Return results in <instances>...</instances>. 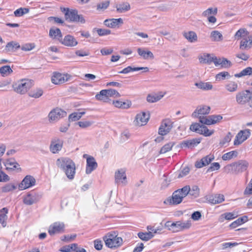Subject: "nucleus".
<instances>
[{"mask_svg":"<svg viewBox=\"0 0 252 252\" xmlns=\"http://www.w3.org/2000/svg\"><path fill=\"white\" fill-rule=\"evenodd\" d=\"M230 78L229 73L227 71H222L216 74L215 76L216 80L220 81L225 79H228Z\"/></svg>","mask_w":252,"mask_h":252,"instance_id":"nucleus-49","label":"nucleus"},{"mask_svg":"<svg viewBox=\"0 0 252 252\" xmlns=\"http://www.w3.org/2000/svg\"><path fill=\"white\" fill-rule=\"evenodd\" d=\"M236 101L238 104L248 103L250 107H252V92L245 90L238 93L236 95Z\"/></svg>","mask_w":252,"mask_h":252,"instance_id":"nucleus-7","label":"nucleus"},{"mask_svg":"<svg viewBox=\"0 0 252 252\" xmlns=\"http://www.w3.org/2000/svg\"><path fill=\"white\" fill-rule=\"evenodd\" d=\"M29 10L28 8H20L16 10L14 12V14L15 16L16 17H21L24 15L25 14L29 13Z\"/></svg>","mask_w":252,"mask_h":252,"instance_id":"nucleus-56","label":"nucleus"},{"mask_svg":"<svg viewBox=\"0 0 252 252\" xmlns=\"http://www.w3.org/2000/svg\"><path fill=\"white\" fill-rule=\"evenodd\" d=\"M8 210L6 208H3L0 210V223H1L3 227L6 226V220L7 219V214Z\"/></svg>","mask_w":252,"mask_h":252,"instance_id":"nucleus-42","label":"nucleus"},{"mask_svg":"<svg viewBox=\"0 0 252 252\" xmlns=\"http://www.w3.org/2000/svg\"><path fill=\"white\" fill-rule=\"evenodd\" d=\"M149 119V115L142 112L136 115L134 121V125L139 126L145 125Z\"/></svg>","mask_w":252,"mask_h":252,"instance_id":"nucleus-19","label":"nucleus"},{"mask_svg":"<svg viewBox=\"0 0 252 252\" xmlns=\"http://www.w3.org/2000/svg\"><path fill=\"white\" fill-rule=\"evenodd\" d=\"M199 189L197 186H193L191 189L189 187V190L188 194L194 197H197L199 196Z\"/></svg>","mask_w":252,"mask_h":252,"instance_id":"nucleus-58","label":"nucleus"},{"mask_svg":"<svg viewBox=\"0 0 252 252\" xmlns=\"http://www.w3.org/2000/svg\"><path fill=\"white\" fill-rule=\"evenodd\" d=\"M189 186H186L182 189H178L173 192L171 197L167 198L164 203L166 205H176L180 204L183 199L188 195Z\"/></svg>","mask_w":252,"mask_h":252,"instance_id":"nucleus-1","label":"nucleus"},{"mask_svg":"<svg viewBox=\"0 0 252 252\" xmlns=\"http://www.w3.org/2000/svg\"><path fill=\"white\" fill-rule=\"evenodd\" d=\"M3 164L7 171H13L16 169L21 170L19 164L14 159H7L3 161Z\"/></svg>","mask_w":252,"mask_h":252,"instance_id":"nucleus-22","label":"nucleus"},{"mask_svg":"<svg viewBox=\"0 0 252 252\" xmlns=\"http://www.w3.org/2000/svg\"><path fill=\"white\" fill-rule=\"evenodd\" d=\"M224 88L226 91L232 93L237 91L238 85L235 81H229L225 84Z\"/></svg>","mask_w":252,"mask_h":252,"instance_id":"nucleus-31","label":"nucleus"},{"mask_svg":"<svg viewBox=\"0 0 252 252\" xmlns=\"http://www.w3.org/2000/svg\"><path fill=\"white\" fill-rule=\"evenodd\" d=\"M35 183V179L32 176L27 175L19 185L18 188L20 190H24L34 186Z\"/></svg>","mask_w":252,"mask_h":252,"instance_id":"nucleus-15","label":"nucleus"},{"mask_svg":"<svg viewBox=\"0 0 252 252\" xmlns=\"http://www.w3.org/2000/svg\"><path fill=\"white\" fill-rule=\"evenodd\" d=\"M251 135V131L249 129H246L239 131L236 136L234 141V145H239L246 140Z\"/></svg>","mask_w":252,"mask_h":252,"instance_id":"nucleus-12","label":"nucleus"},{"mask_svg":"<svg viewBox=\"0 0 252 252\" xmlns=\"http://www.w3.org/2000/svg\"><path fill=\"white\" fill-rule=\"evenodd\" d=\"M64 13L65 18L72 22L80 23L84 24L86 20L82 15L78 14V11L76 9L64 8L63 11Z\"/></svg>","mask_w":252,"mask_h":252,"instance_id":"nucleus-6","label":"nucleus"},{"mask_svg":"<svg viewBox=\"0 0 252 252\" xmlns=\"http://www.w3.org/2000/svg\"><path fill=\"white\" fill-rule=\"evenodd\" d=\"M20 47V46L19 43L12 41L7 44L5 50L7 52H14Z\"/></svg>","mask_w":252,"mask_h":252,"instance_id":"nucleus-46","label":"nucleus"},{"mask_svg":"<svg viewBox=\"0 0 252 252\" xmlns=\"http://www.w3.org/2000/svg\"><path fill=\"white\" fill-rule=\"evenodd\" d=\"M214 63L216 66L221 68H228L231 66V62L225 58H218L215 56Z\"/></svg>","mask_w":252,"mask_h":252,"instance_id":"nucleus-26","label":"nucleus"},{"mask_svg":"<svg viewBox=\"0 0 252 252\" xmlns=\"http://www.w3.org/2000/svg\"><path fill=\"white\" fill-rule=\"evenodd\" d=\"M93 123L89 121H79L77 123V125L82 128H86L91 126Z\"/></svg>","mask_w":252,"mask_h":252,"instance_id":"nucleus-63","label":"nucleus"},{"mask_svg":"<svg viewBox=\"0 0 252 252\" xmlns=\"http://www.w3.org/2000/svg\"><path fill=\"white\" fill-rule=\"evenodd\" d=\"M248 221V217L246 216L238 218L237 220L232 222L229 226L231 228H235L237 226L243 224Z\"/></svg>","mask_w":252,"mask_h":252,"instance_id":"nucleus-38","label":"nucleus"},{"mask_svg":"<svg viewBox=\"0 0 252 252\" xmlns=\"http://www.w3.org/2000/svg\"><path fill=\"white\" fill-rule=\"evenodd\" d=\"M237 155L238 152L236 151H232L223 154L222 156V159L223 160H229L237 157Z\"/></svg>","mask_w":252,"mask_h":252,"instance_id":"nucleus-50","label":"nucleus"},{"mask_svg":"<svg viewBox=\"0 0 252 252\" xmlns=\"http://www.w3.org/2000/svg\"><path fill=\"white\" fill-rule=\"evenodd\" d=\"M195 85L198 88L204 91L211 90L213 86L210 82H199L196 83Z\"/></svg>","mask_w":252,"mask_h":252,"instance_id":"nucleus-35","label":"nucleus"},{"mask_svg":"<svg viewBox=\"0 0 252 252\" xmlns=\"http://www.w3.org/2000/svg\"><path fill=\"white\" fill-rule=\"evenodd\" d=\"M85 113H86L85 111L72 113L69 115L68 121L69 122H75V121H78Z\"/></svg>","mask_w":252,"mask_h":252,"instance_id":"nucleus-41","label":"nucleus"},{"mask_svg":"<svg viewBox=\"0 0 252 252\" xmlns=\"http://www.w3.org/2000/svg\"><path fill=\"white\" fill-rule=\"evenodd\" d=\"M238 216V214L235 212L224 213L221 215L220 218L219 219V220L220 222H222L223 221L224 219L227 220H231L235 219Z\"/></svg>","mask_w":252,"mask_h":252,"instance_id":"nucleus-36","label":"nucleus"},{"mask_svg":"<svg viewBox=\"0 0 252 252\" xmlns=\"http://www.w3.org/2000/svg\"><path fill=\"white\" fill-rule=\"evenodd\" d=\"M60 42L64 46L69 47H75L78 43L76 39L70 34H67L63 38H61Z\"/></svg>","mask_w":252,"mask_h":252,"instance_id":"nucleus-20","label":"nucleus"},{"mask_svg":"<svg viewBox=\"0 0 252 252\" xmlns=\"http://www.w3.org/2000/svg\"><path fill=\"white\" fill-rule=\"evenodd\" d=\"M28 94L31 97L38 98L42 95L43 91L40 88H35L31 90Z\"/></svg>","mask_w":252,"mask_h":252,"instance_id":"nucleus-45","label":"nucleus"},{"mask_svg":"<svg viewBox=\"0 0 252 252\" xmlns=\"http://www.w3.org/2000/svg\"><path fill=\"white\" fill-rule=\"evenodd\" d=\"M123 23V20L121 18L118 19H108L104 21V25L110 28H119Z\"/></svg>","mask_w":252,"mask_h":252,"instance_id":"nucleus-21","label":"nucleus"},{"mask_svg":"<svg viewBox=\"0 0 252 252\" xmlns=\"http://www.w3.org/2000/svg\"><path fill=\"white\" fill-rule=\"evenodd\" d=\"M56 164L59 168L64 171L67 169L71 168L72 166L74 165L75 163L71 159L68 158H61L57 160Z\"/></svg>","mask_w":252,"mask_h":252,"instance_id":"nucleus-11","label":"nucleus"},{"mask_svg":"<svg viewBox=\"0 0 252 252\" xmlns=\"http://www.w3.org/2000/svg\"><path fill=\"white\" fill-rule=\"evenodd\" d=\"M137 51L138 54L144 60H153L154 58L153 53L144 48H138Z\"/></svg>","mask_w":252,"mask_h":252,"instance_id":"nucleus-27","label":"nucleus"},{"mask_svg":"<svg viewBox=\"0 0 252 252\" xmlns=\"http://www.w3.org/2000/svg\"><path fill=\"white\" fill-rule=\"evenodd\" d=\"M63 142L59 138L55 137L52 139L49 147L50 151L53 154H58L61 151Z\"/></svg>","mask_w":252,"mask_h":252,"instance_id":"nucleus-10","label":"nucleus"},{"mask_svg":"<svg viewBox=\"0 0 252 252\" xmlns=\"http://www.w3.org/2000/svg\"><path fill=\"white\" fill-rule=\"evenodd\" d=\"M49 35L53 38H57L60 41L62 38V33L60 30L58 28H52L49 31Z\"/></svg>","mask_w":252,"mask_h":252,"instance_id":"nucleus-39","label":"nucleus"},{"mask_svg":"<svg viewBox=\"0 0 252 252\" xmlns=\"http://www.w3.org/2000/svg\"><path fill=\"white\" fill-rule=\"evenodd\" d=\"M139 70H143L144 72H148L149 71V68L147 67H132L130 66H128L127 67L123 69L122 71H120L119 73L127 74L131 71H136Z\"/></svg>","mask_w":252,"mask_h":252,"instance_id":"nucleus-32","label":"nucleus"},{"mask_svg":"<svg viewBox=\"0 0 252 252\" xmlns=\"http://www.w3.org/2000/svg\"><path fill=\"white\" fill-rule=\"evenodd\" d=\"M211 125L220 123L222 119V116L220 115H210Z\"/></svg>","mask_w":252,"mask_h":252,"instance_id":"nucleus-61","label":"nucleus"},{"mask_svg":"<svg viewBox=\"0 0 252 252\" xmlns=\"http://www.w3.org/2000/svg\"><path fill=\"white\" fill-rule=\"evenodd\" d=\"M210 110V107L209 106L205 105H199L192 113L191 117L199 118L200 117H202L209 114Z\"/></svg>","mask_w":252,"mask_h":252,"instance_id":"nucleus-13","label":"nucleus"},{"mask_svg":"<svg viewBox=\"0 0 252 252\" xmlns=\"http://www.w3.org/2000/svg\"><path fill=\"white\" fill-rule=\"evenodd\" d=\"M130 8V6L129 3H123L118 5L117 6V10L119 12L123 13L128 11Z\"/></svg>","mask_w":252,"mask_h":252,"instance_id":"nucleus-54","label":"nucleus"},{"mask_svg":"<svg viewBox=\"0 0 252 252\" xmlns=\"http://www.w3.org/2000/svg\"><path fill=\"white\" fill-rule=\"evenodd\" d=\"M215 56L213 54L203 53L198 57L199 62L201 63L210 64L214 63Z\"/></svg>","mask_w":252,"mask_h":252,"instance_id":"nucleus-28","label":"nucleus"},{"mask_svg":"<svg viewBox=\"0 0 252 252\" xmlns=\"http://www.w3.org/2000/svg\"><path fill=\"white\" fill-rule=\"evenodd\" d=\"M252 47V35L250 34L241 40L239 48L242 50H249Z\"/></svg>","mask_w":252,"mask_h":252,"instance_id":"nucleus-23","label":"nucleus"},{"mask_svg":"<svg viewBox=\"0 0 252 252\" xmlns=\"http://www.w3.org/2000/svg\"><path fill=\"white\" fill-rule=\"evenodd\" d=\"M40 198V196L33 192L28 193L24 198V203L28 205H31L38 202Z\"/></svg>","mask_w":252,"mask_h":252,"instance_id":"nucleus-18","label":"nucleus"},{"mask_svg":"<svg viewBox=\"0 0 252 252\" xmlns=\"http://www.w3.org/2000/svg\"><path fill=\"white\" fill-rule=\"evenodd\" d=\"M166 94L165 92H160L156 94H149L147 96V101L149 103H154L160 100Z\"/></svg>","mask_w":252,"mask_h":252,"instance_id":"nucleus-29","label":"nucleus"},{"mask_svg":"<svg viewBox=\"0 0 252 252\" xmlns=\"http://www.w3.org/2000/svg\"><path fill=\"white\" fill-rule=\"evenodd\" d=\"M173 123L169 119L162 121L158 129V133L161 135H165L171 130L173 127Z\"/></svg>","mask_w":252,"mask_h":252,"instance_id":"nucleus-14","label":"nucleus"},{"mask_svg":"<svg viewBox=\"0 0 252 252\" xmlns=\"http://www.w3.org/2000/svg\"><path fill=\"white\" fill-rule=\"evenodd\" d=\"M199 122L202 124V125H211L210 115L209 116L200 117L199 118Z\"/></svg>","mask_w":252,"mask_h":252,"instance_id":"nucleus-62","label":"nucleus"},{"mask_svg":"<svg viewBox=\"0 0 252 252\" xmlns=\"http://www.w3.org/2000/svg\"><path fill=\"white\" fill-rule=\"evenodd\" d=\"M66 116V112L64 110L57 108L53 109L48 114V119L50 123H54L61 119Z\"/></svg>","mask_w":252,"mask_h":252,"instance_id":"nucleus-8","label":"nucleus"},{"mask_svg":"<svg viewBox=\"0 0 252 252\" xmlns=\"http://www.w3.org/2000/svg\"><path fill=\"white\" fill-rule=\"evenodd\" d=\"M174 145V143L172 142H170L166 144L161 148L159 152L160 154H165L167 152L170 151Z\"/></svg>","mask_w":252,"mask_h":252,"instance_id":"nucleus-55","label":"nucleus"},{"mask_svg":"<svg viewBox=\"0 0 252 252\" xmlns=\"http://www.w3.org/2000/svg\"><path fill=\"white\" fill-rule=\"evenodd\" d=\"M75 170L76 167L75 164L72 166L71 168L67 169L65 171H64V173L66 175L67 177L70 180H72L74 178V175L75 174Z\"/></svg>","mask_w":252,"mask_h":252,"instance_id":"nucleus-53","label":"nucleus"},{"mask_svg":"<svg viewBox=\"0 0 252 252\" xmlns=\"http://www.w3.org/2000/svg\"><path fill=\"white\" fill-rule=\"evenodd\" d=\"M192 226V221L190 219L187 220H179L175 222L168 221L164 224V226L168 230L176 233L189 229Z\"/></svg>","mask_w":252,"mask_h":252,"instance_id":"nucleus-2","label":"nucleus"},{"mask_svg":"<svg viewBox=\"0 0 252 252\" xmlns=\"http://www.w3.org/2000/svg\"><path fill=\"white\" fill-rule=\"evenodd\" d=\"M106 92L108 98L110 97H119L121 96L120 94L115 90L108 89L106 90Z\"/></svg>","mask_w":252,"mask_h":252,"instance_id":"nucleus-59","label":"nucleus"},{"mask_svg":"<svg viewBox=\"0 0 252 252\" xmlns=\"http://www.w3.org/2000/svg\"><path fill=\"white\" fill-rule=\"evenodd\" d=\"M16 189V187L13 184H7L1 188L3 192H7L12 191Z\"/></svg>","mask_w":252,"mask_h":252,"instance_id":"nucleus-60","label":"nucleus"},{"mask_svg":"<svg viewBox=\"0 0 252 252\" xmlns=\"http://www.w3.org/2000/svg\"><path fill=\"white\" fill-rule=\"evenodd\" d=\"M138 237L142 241H148L154 237V234L152 232H140L138 233Z\"/></svg>","mask_w":252,"mask_h":252,"instance_id":"nucleus-37","label":"nucleus"},{"mask_svg":"<svg viewBox=\"0 0 252 252\" xmlns=\"http://www.w3.org/2000/svg\"><path fill=\"white\" fill-rule=\"evenodd\" d=\"M12 72L13 70L9 65H4L0 67V73L2 77L8 76Z\"/></svg>","mask_w":252,"mask_h":252,"instance_id":"nucleus-47","label":"nucleus"},{"mask_svg":"<svg viewBox=\"0 0 252 252\" xmlns=\"http://www.w3.org/2000/svg\"><path fill=\"white\" fill-rule=\"evenodd\" d=\"M214 130H209L207 126L203 125L200 131L199 132V134L203 135L205 136H210L214 133Z\"/></svg>","mask_w":252,"mask_h":252,"instance_id":"nucleus-52","label":"nucleus"},{"mask_svg":"<svg viewBox=\"0 0 252 252\" xmlns=\"http://www.w3.org/2000/svg\"><path fill=\"white\" fill-rule=\"evenodd\" d=\"M64 224L62 222H55L52 224L49 227L48 233L50 235H53L57 233H60L63 231Z\"/></svg>","mask_w":252,"mask_h":252,"instance_id":"nucleus-17","label":"nucleus"},{"mask_svg":"<svg viewBox=\"0 0 252 252\" xmlns=\"http://www.w3.org/2000/svg\"><path fill=\"white\" fill-rule=\"evenodd\" d=\"M95 97L97 100L103 102H107L109 99L106 90H101L98 94L95 95Z\"/></svg>","mask_w":252,"mask_h":252,"instance_id":"nucleus-48","label":"nucleus"},{"mask_svg":"<svg viewBox=\"0 0 252 252\" xmlns=\"http://www.w3.org/2000/svg\"><path fill=\"white\" fill-rule=\"evenodd\" d=\"M249 166V163L248 161L241 159L226 165L224 170L227 173L237 175L246 171Z\"/></svg>","mask_w":252,"mask_h":252,"instance_id":"nucleus-3","label":"nucleus"},{"mask_svg":"<svg viewBox=\"0 0 252 252\" xmlns=\"http://www.w3.org/2000/svg\"><path fill=\"white\" fill-rule=\"evenodd\" d=\"M105 245L109 248L115 249L123 244V239L115 231L108 233L103 238Z\"/></svg>","mask_w":252,"mask_h":252,"instance_id":"nucleus-5","label":"nucleus"},{"mask_svg":"<svg viewBox=\"0 0 252 252\" xmlns=\"http://www.w3.org/2000/svg\"><path fill=\"white\" fill-rule=\"evenodd\" d=\"M87 157L86 173L87 174H91L97 167V163L94 158L92 156H88L84 155V157Z\"/></svg>","mask_w":252,"mask_h":252,"instance_id":"nucleus-16","label":"nucleus"},{"mask_svg":"<svg viewBox=\"0 0 252 252\" xmlns=\"http://www.w3.org/2000/svg\"><path fill=\"white\" fill-rule=\"evenodd\" d=\"M184 36L190 42H194L197 40L196 34L192 31L185 32Z\"/></svg>","mask_w":252,"mask_h":252,"instance_id":"nucleus-43","label":"nucleus"},{"mask_svg":"<svg viewBox=\"0 0 252 252\" xmlns=\"http://www.w3.org/2000/svg\"><path fill=\"white\" fill-rule=\"evenodd\" d=\"M115 182L117 184L126 185L127 183L126 176L123 169L119 170L115 173Z\"/></svg>","mask_w":252,"mask_h":252,"instance_id":"nucleus-25","label":"nucleus"},{"mask_svg":"<svg viewBox=\"0 0 252 252\" xmlns=\"http://www.w3.org/2000/svg\"><path fill=\"white\" fill-rule=\"evenodd\" d=\"M217 11L218 9L217 8L210 7L203 12L202 16L208 18L212 15H216Z\"/></svg>","mask_w":252,"mask_h":252,"instance_id":"nucleus-51","label":"nucleus"},{"mask_svg":"<svg viewBox=\"0 0 252 252\" xmlns=\"http://www.w3.org/2000/svg\"><path fill=\"white\" fill-rule=\"evenodd\" d=\"M210 203L216 204L220 203L224 200V196L220 194H216L209 197Z\"/></svg>","mask_w":252,"mask_h":252,"instance_id":"nucleus-34","label":"nucleus"},{"mask_svg":"<svg viewBox=\"0 0 252 252\" xmlns=\"http://www.w3.org/2000/svg\"><path fill=\"white\" fill-rule=\"evenodd\" d=\"M201 140L199 138H194L183 141L181 143L182 148H192L200 143Z\"/></svg>","mask_w":252,"mask_h":252,"instance_id":"nucleus-30","label":"nucleus"},{"mask_svg":"<svg viewBox=\"0 0 252 252\" xmlns=\"http://www.w3.org/2000/svg\"><path fill=\"white\" fill-rule=\"evenodd\" d=\"M33 86V82L29 79H22L13 83L12 87L13 91L17 94H26Z\"/></svg>","mask_w":252,"mask_h":252,"instance_id":"nucleus-4","label":"nucleus"},{"mask_svg":"<svg viewBox=\"0 0 252 252\" xmlns=\"http://www.w3.org/2000/svg\"><path fill=\"white\" fill-rule=\"evenodd\" d=\"M252 75V67H247L243 69L241 72L236 73L234 76L237 78H240L246 76H250Z\"/></svg>","mask_w":252,"mask_h":252,"instance_id":"nucleus-40","label":"nucleus"},{"mask_svg":"<svg viewBox=\"0 0 252 252\" xmlns=\"http://www.w3.org/2000/svg\"><path fill=\"white\" fill-rule=\"evenodd\" d=\"M249 32L244 28L240 29L235 33L234 37L236 40L242 39L246 37L247 36L250 35Z\"/></svg>","mask_w":252,"mask_h":252,"instance_id":"nucleus-33","label":"nucleus"},{"mask_svg":"<svg viewBox=\"0 0 252 252\" xmlns=\"http://www.w3.org/2000/svg\"><path fill=\"white\" fill-rule=\"evenodd\" d=\"M210 37L213 41H220L223 39L222 34L218 31H214L211 32Z\"/></svg>","mask_w":252,"mask_h":252,"instance_id":"nucleus-44","label":"nucleus"},{"mask_svg":"<svg viewBox=\"0 0 252 252\" xmlns=\"http://www.w3.org/2000/svg\"><path fill=\"white\" fill-rule=\"evenodd\" d=\"M214 159V157L213 155H207L202 158L200 160L196 161L195 166L198 168H202L208 165Z\"/></svg>","mask_w":252,"mask_h":252,"instance_id":"nucleus-24","label":"nucleus"},{"mask_svg":"<svg viewBox=\"0 0 252 252\" xmlns=\"http://www.w3.org/2000/svg\"><path fill=\"white\" fill-rule=\"evenodd\" d=\"M2 168L1 160L0 159V182L8 181L9 177L2 171Z\"/></svg>","mask_w":252,"mask_h":252,"instance_id":"nucleus-57","label":"nucleus"},{"mask_svg":"<svg viewBox=\"0 0 252 252\" xmlns=\"http://www.w3.org/2000/svg\"><path fill=\"white\" fill-rule=\"evenodd\" d=\"M71 76L68 74L54 72L52 76V82L56 85H60L70 80Z\"/></svg>","mask_w":252,"mask_h":252,"instance_id":"nucleus-9","label":"nucleus"},{"mask_svg":"<svg viewBox=\"0 0 252 252\" xmlns=\"http://www.w3.org/2000/svg\"><path fill=\"white\" fill-rule=\"evenodd\" d=\"M76 244H72L69 245L62 247L60 251L62 252H70L73 251V248H75Z\"/></svg>","mask_w":252,"mask_h":252,"instance_id":"nucleus-64","label":"nucleus"}]
</instances>
